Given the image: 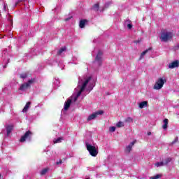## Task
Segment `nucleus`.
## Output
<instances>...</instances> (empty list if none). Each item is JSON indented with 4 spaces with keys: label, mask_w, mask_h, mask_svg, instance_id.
<instances>
[{
    "label": "nucleus",
    "mask_w": 179,
    "mask_h": 179,
    "mask_svg": "<svg viewBox=\"0 0 179 179\" xmlns=\"http://www.w3.org/2000/svg\"><path fill=\"white\" fill-rule=\"evenodd\" d=\"M31 141H33V132L30 130L27 131L20 138V142L21 143L24 142H31Z\"/></svg>",
    "instance_id": "nucleus-1"
},
{
    "label": "nucleus",
    "mask_w": 179,
    "mask_h": 179,
    "mask_svg": "<svg viewBox=\"0 0 179 179\" xmlns=\"http://www.w3.org/2000/svg\"><path fill=\"white\" fill-rule=\"evenodd\" d=\"M87 150L89 152L90 155L92 156V157H96L97 155H99V151H97V148L96 146L92 145L89 144V143H85Z\"/></svg>",
    "instance_id": "nucleus-2"
},
{
    "label": "nucleus",
    "mask_w": 179,
    "mask_h": 179,
    "mask_svg": "<svg viewBox=\"0 0 179 179\" xmlns=\"http://www.w3.org/2000/svg\"><path fill=\"white\" fill-rule=\"evenodd\" d=\"M166 82H167L166 78H158V80L156 81V83L153 87V89H155V90H160V89H162V87H163V86L164 85V83H166Z\"/></svg>",
    "instance_id": "nucleus-3"
},
{
    "label": "nucleus",
    "mask_w": 179,
    "mask_h": 179,
    "mask_svg": "<svg viewBox=\"0 0 179 179\" xmlns=\"http://www.w3.org/2000/svg\"><path fill=\"white\" fill-rule=\"evenodd\" d=\"M173 38V33L172 32H162L161 34V40L162 41H164L165 43L169 41V40H171Z\"/></svg>",
    "instance_id": "nucleus-4"
},
{
    "label": "nucleus",
    "mask_w": 179,
    "mask_h": 179,
    "mask_svg": "<svg viewBox=\"0 0 179 179\" xmlns=\"http://www.w3.org/2000/svg\"><path fill=\"white\" fill-rule=\"evenodd\" d=\"M36 79L31 78V80H28L27 83L22 84L19 88V90L24 92V90L29 89V87H30V85H33V83H34Z\"/></svg>",
    "instance_id": "nucleus-5"
},
{
    "label": "nucleus",
    "mask_w": 179,
    "mask_h": 179,
    "mask_svg": "<svg viewBox=\"0 0 179 179\" xmlns=\"http://www.w3.org/2000/svg\"><path fill=\"white\" fill-rule=\"evenodd\" d=\"M103 59V52L101 50H99L96 55V57L95 58V61H97V62H99V65H101V62Z\"/></svg>",
    "instance_id": "nucleus-6"
},
{
    "label": "nucleus",
    "mask_w": 179,
    "mask_h": 179,
    "mask_svg": "<svg viewBox=\"0 0 179 179\" xmlns=\"http://www.w3.org/2000/svg\"><path fill=\"white\" fill-rule=\"evenodd\" d=\"M178 66H179V61L178 60H175L169 64V68L170 69H174V68H178Z\"/></svg>",
    "instance_id": "nucleus-7"
},
{
    "label": "nucleus",
    "mask_w": 179,
    "mask_h": 179,
    "mask_svg": "<svg viewBox=\"0 0 179 179\" xmlns=\"http://www.w3.org/2000/svg\"><path fill=\"white\" fill-rule=\"evenodd\" d=\"M92 80V77H88L85 82L83 83V85L80 87L81 90H84L86 89V86H87V84Z\"/></svg>",
    "instance_id": "nucleus-8"
},
{
    "label": "nucleus",
    "mask_w": 179,
    "mask_h": 179,
    "mask_svg": "<svg viewBox=\"0 0 179 179\" xmlns=\"http://www.w3.org/2000/svg\"><path fill=\"white\" fill-rule=\"evenodd\" d=\"M135 145V141L130 143L128 146L126 147L125 152L127 153H131V150H132V147Z\"/></svg>",
    "instance_id": "nucleus-9"
},
{
    "label": "nucleus",
    "mask_w": 179,
    "mask_h": 179,
    "mask_svg": "<svg viewBox=\"0 0 179 179\" xmlns=\"http://www.w3.org/2000/svg\"><path fill=\"white\" fill-rule=\"evenodd\" d=\"M72 103L71 99H67V101L64 103V110L65 111L69 110V107H71V104Z\"/></svg>",
    "instance_id": "nucleus-10"
},
{
    "label": "nucleus",
    "mask_w": 179,
    "mask_h": 179,
    "mask_svg": "<svg viewBox=\"0 0 179 179\" xmlns=\"http://www.w3.org/2000/svg\"><path fill=\"white\" fill-rule=\"evenodd\" d=\"M86 23H87V20H80L79 27L80 29H84L85 26L86 25Z\"/></svg>",
    "instance_id": "nucleus-11"
},
{
    "label": "nucleus",
    "mask_w": 179,
    "mask_h": 179,
    "mask_svg": "<svg viewBox=\"0 0 179 179\" xmlns=\"http://www.w3.org/2000/svg\"><path fill=\"white\" fill-rule=\"evenodd\" d=\"M13 129V125H8L6 127L7 136H9Z\"/></svg>",
    "instance_id": "nucleus-12"
},
{
    "label": "nucleus",
    "mask_w": 179,
    "mask_h": 179,
    "mask_svg": "<svg viewBox=\"0 0 179 179\" xmlns=\"http://www.w3.org/2000/svg\"><path fill=\"white\" fill-rule=\"evenodd\" d=\"M30 104H31V102L29 101L26 103L25 106L24 107L22 111L23 113H27V110L30 108Z\"/></svg>",
    "instance_id": "nucleus-13"
},
{
    "label": "nucleus",
    "mask_w": 179,
    "mask_h": 179,
    "mask_svg": "<svg viewBox=\"0 0 179 179\" xmlns=\"http://www.w3.org/2000/svg\"><path fill=\"white\" fill-rule=\"evenodd\" d=\"M145 107H148V101H144L139 103V108H145Z\"/></svg>",
    "instance_id": "nucleus-14"
},
{
    "label": "nucleus",
    "mask_w": 179,
    "mask_h": 179,
    "mask_svg": "<svg viewBox=\"0 0 179 179\" xmlns=\"http://www.w3.org/2000/svg\"><path fill=\"white\" fill-rule=\"evenodd\" d=\"M96 117H97V115H96V113H92L87 117V121H92V120H94V118H96Z\"/></svg>",
    "instance_id": "nucleus-15"
},
{
    "label": "nucleus",
    "mask_w": 179,
    "mask_h": 179,
    "mask_svg": "<svg viewBox=\"0 0 179 179\" xmlns=\"http://www.w3.org/2000/svg\"><path fill=\"white\" fill-rule=\"evenodd\" d=\"M167 125H169V119H164V124L162 126L163 129H167Z\"/></svg>",
    "instance_id": "nucleus-16"
},
{
    "label": "nucleus",
    "mask_w": 179,
    "mask_h": 179,
    "mask_svg": "<svg viewBox=\"0 0 179 179\" xmlns=\"http://www.w3.org/2000/svg\"><path fill=\"white\" fill-rule=\"evenodd\" d=\"M64 51H66V46H64L63 48H60L57 52V55H61Z\"/></svg>",
    "instance_id": "nucleus-17"
},
{
    "label": "nucleus",
    "mask_w": 179,
    "mask_h": 179,
    "mask_svg": "<svg viewBox=\"0 0 179 179\" xmlns=\"http://www.w3.org/2000/svg\"><path fill=\"white\" fill-rule=\"evenodd\" d=\"M92 9H94V10H96V12L99 11V9H100V5L99 3L94 4L92 6Z\"/></svg>",
    "instance_id": "nucleus-18"
},
{
    "label": "nucleus",
    "mask_w": 179,
    "mask_h": 179,
    "mask_svg": "<svg viewBox=\"0 0 179 179\" xmlns=\"http://www.w3.org/2000/svg\"><path fill=\"white\" fill-rule=\"evenodd\" d=\"M64 140V138L62 137H59L57 139H55L54 140V143H61V142Z\"/></svg>",
    "instance_id": "nucleus-19"
},
{
    "label": "nucleus",
    "mask_w": 179,
    "mask_h": 179,
    "mask_svg": "<svg viewBox=\"0 0 179 179\" xmlns=\"http://www.w3.org/2000/svg\"><path fill=\"white\" fill-rule=\"evenodd\" d=\"M48 171V169L45 168L44 169H43L41 171V176H44L45 174H47Z\"/></svg>",
    "instance_id": "nucleus-20"
},
{
    "label": "nucleus",
    "mask_w": 179,
    "mask_h": 179,
    "mask_svg": "<svg viewBox=\"0 0 179 179\" xmlns=\"http://www.w3.org/2000/svg\"><path fill=\"white\" fill-rule=\"evenodd\" d=\"M125 122H134V119L131 117H128L127 118L125 119Z\"/></svg>",
    "instance_id": "nucleus-21"
},
{
    "label": "nucleus",
    "mask_w": 179,
    "mask_h": 179,
    "mask_svg": "<svg viewBox=\"0 0 179 179\" xmlns=\"http://www.w3.org/2000/svg\"><path fill=\"white\" fill-rule=\"evenodd\" d=\"M161 177H162V175L157 174L155 176H151L150 178V179H159V178H161Z\"/></svg>",
    "instance_id": "nucleus-22"
},
{
    "label": "nucleus",
    "mask_w": 179,
    "mask_h": 179,
    "mask_svg": "<svg viewBox=\"0 0 179 179\" xmlns=\"http://www.w3.org/2000/svg\"><path fill=\"white\" fill-rule=\"evenodd\" d=\"M152 50V48H149L148 50H145V51H143L141 54V57H144V55H146V54H148V52L149 50Z\"/></svg>",
    "instance_id": "nucleus-23"
},
{
    "label": "nucleus",
    "mask_w": 179,
    "mask_h": 179,
    "mask_svg": "<svg viewBox=\"0 0 179 179\" xmlns=\"http://www.w3.org/2000/svg\"><path fill=\"white\" fill-rule=\"evenodd\" d=\"M20 78H21L22 79H26V78H27V73H21L20 75Z\"/></svg>",
    "instance_id": "nucleus-24"
},
{
    "label": "nucleus",
    "mask_w": 179,
    "mask_h": 179,
    "mask_svg": "<svg viewBox=\"0 0 179 179\" xmlns=\"http://www.w3.org/2000/svg\"><path fill=\"white\" fill-rule=\"evenodd\" d=\"M116 127H117V128H121L122 127H124V122H119L117 123Z\"/></svg>",
    "instance_id": "nucleus-25"
},
{
    "label": "nucleus",
    "mask_w": 179,
    "mask_h": 179,
    "mask_svg": "<svg viewBox=\"0 0 179 179\" xmlns=\"http://www.w3.org/2000/svg\"><path fill=\"white\" fill-rule=\"evenodd\" d=\"M156 167H160V166H165L164 162H157L155 164Z\"/></svg>",
    "instance_id": "nucleus-26"
},
{
    "label": "nucleus",
    "mask_w": 179,
    "mask_h": 179,
    "mask_svg": "<svg viewBox=\"0 0 179 179\" xmlns=\"http://www.w3.org/2000/svg\"><path fill=\"white\" fill-rule=\"evenodd\" d=\"M170 162H171V158H166L165 159V162H164V164L165 166H166V164H169V163H170Z\"/></svg>",
    "instance_id": "nucleus-27"
},
{
    "label": "nucleus",
    "mask_w": 179,
    "mask_h": 179,
    "mask_svg": "<svg viewBox=\"0 0 179 179\" xmlns=\"http://www.w3.org/2000/svg\"><path fill=\"white\" fill-rule=\"evenodd\" d=\"M95 114H96V117H97V115H102V114H104V111L99 110V111L96 112Z\"/></svg>",
    "instance_id": "nucleus-28"
},
{
    "label": "nucleus",
    "mask_w": 179,
    "mask_h": 179,
    "mask_svg": "<svg viewBox=\"0 0 179 179\" xmlns=\"http://www.w3.org/2000/svg\"><path fill=\"white\" fill-rule=\"evenodd\" d=\"M84 92L83 90L80 89L79 92L77 93L76 96H77V97H79V96H80V94H82V92Z\"/></svg>",
    "instance_id": "nucleus-29"
},
{
    "label": "nucleus",
    "mask_w": 179,
    "mask_h": 179,
    "mask_svg": "<svg viewBox=\"0 0 179 179\" xmlns=\"http://www.w3.org/2000/svg\"><path fill=\"white\" fill-rule=\"evenodd\" d=\"M109 131L110 132H115V127H110Z\"/></svg>",
    "instance_id": "nucleus-30"
},
{
    "label": "nucleus",
    "mask_w": 179,
    "mask_h": 179,
    "mask_svg": "<svg viewBox=\"0 0 179 179\" xmlns=\"http://www.w3.org/2000/svg\"><path fill=\"white\" fill-rule=\"evenodd\" d=\"M27 0H18L16 3H15V6L19 5V3H20V2H26Z\"/></svg>",
    "instance_id": "nucleus-31"
},
{
    "label": "nucleus",
    "mask_w": 179,
    "mask_h": 179,
    "mask_svg": "<svg viewBox=\"0 0 179 179\" xmlns=\"http://www.w3.org/2000/svg\"><path fill=\"white\" fill-rule=\"evenodd\" d=\"M127 27H128L129 29H132V24H128Z\"/></svg>",
    "instance_id": "nucleus-32"
},
{
    "label": "nucleus",
    "mask_w": 179,
    "mask_h": 179,
    "mask_svg": "<svg viewBox=\"0 0 179 179\" xmlns=\"http://www.w3.org/2000/svg\"><path fill=\"white\" fill-rule=\"evenodd\" d=\"M56 164L58 166V164H62V160H59V162H56Z\"/></svg>",
    "instance_id": "nucleus-33"
},
{
    "label": "nucleus",
    "mask_w": 179,
    "mask_h": 179,
    "mask_svg": "<svg viewBox=\"0 0 179 179\" xmlns=\"http://www.w3.org/2000/svg\"><path fill=\"white\" fill-rule=\"evenodd\" d=\"M177 141H178V138H176L175 141H173L171 143V145H174V143H176V142H177Z\"/></svg>",
    "instance_id": "nucleus-34"
},
{
    "label": "nucleus",
    "mask_w": 179,
    "mask_h": 179,
    "mask_svg": "<svg viewBox=\"0 0 179 179\" xmlns=\"http://www.w3.org/2000/svg\"><path fill=\"white\" fill-rule=\"evenodd\" d=\"M141 41H142V39L136 41L135 43H136V44H138V43H141Z\"/></svg>",
    "instance_id": "nucleus-35"
},
{
    "label": "nucleus",
    "mask_w": 179,
    "mask_h": 179,
    "mask_svg": "<svg viewBox=\"0 0 179 179\" xmlns=\"http://www.w3.org/2000/svg\"><path fill=\"white\" fill-rule=\"evenodd\" d=\"M71 17H72L66 18V19H65V22H68V20H71Z\"/></svg>",
    "instance_id": "nucleus-36"
},
{
    "label": "nucleus",
    "mask_w": 179,
    "mask_h": 179,
    "mask_svg": "<svg viewBox=\"0 0 179 179\" xmlns=\"http://www.w3.org/2000/svg\"><path fill=\"white\" fill-rule=\"evenodd\" d=\"M78 99H79V97H78L77 96L74 98V101H76V100H78Z\"/></svg>",
    "instance_id": "nucleus-37"
},
{
    "label": "nucleus",
    "mask_w": 179,
    "mask_h": 179,
    "mask_svg": "<svg viewBox=\"0 0 179 179\" xmlns=\"http://www.w3.org/2000/svg\"><path fill=\"white\" fill-rule=\"evenodd\" d=\"M148 136H150V135H152V132H148Z\"/></svg>",
    "instance_id": "nucleus-38"
},
{
    "label": "nucleus",
    "mask_w": 179,
    "mask_h": 179,
    "mask_svg": "<svg viewBox=\"0 0 179 179\" xmlns=\"http://www.w3.org/2000/svg\"><path fill=\"white\" fill-rule=\"evenodd\" d=\"M0 179H1V174H0Z\"/></svg>",
    "instance_id": "nucleus-39"
},
{
    "label": "nucleus",
    "mask_w": 179,
    "mask_h": 179,
    "mask_svg": "<svg viewBox=\"0 0 179 179\" xmlns=\"http://www.w3.org/2000/svg\"><path fill=\"white\" fill-rule=\"evenodd\" d=\"M178 47L179 48V45H178Z\"/></svg>",
    "instance_id": "nucleus-40"
}]
</instances>
